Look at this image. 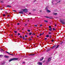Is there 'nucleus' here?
Instances as JSON below:
<instances>
[{"label": "nucleus", "instance_id": "obj_27", "mask_svg": "<svg viewBox=\"0 0 65 65\" xmlns=\"http://www.w3.org/2000/svg\"><path fill=\"white\" fill-rule=\"evenodd\" d=\"M48 34H52V33L50 32H48Z\"/></svg>", "mask_w": 65, "mask_h": 65}, {"label": "nucleus", "instance_id": "obj_20", "mask_svg": "<svg viewBox=\"0 0 65 65\" xmlns=\"http://www.w3.org/2000/svg\"><path fill=\"white\" fill-rule=\"evenodd\" d=\"M29 35H31V34H32V32H30L29 33Z\"/></svg>", "mask_w": 65, "mask_h": 65}, {"label": "nucleus", "instance_id": "obj_30", "mask_svg": "<svg viewBox=\"0 0 65 65\" xmlns=\"http://www.w3.org/2000/svg\"><path fill=\"white\" fill-rule=\"evenodd\" d=\"M49 28H50V29H51V28H51V26H49Z\"/></svg>", "mask_w": 65, "mask_h": 65}, {"label": "nucleus", "instance_id": "obj_45", "mask_svg": "<svg viewBox=\"0 0 65 65\" xmlns=\"http://www.w3.org/2000/svg\"><path fill=\"white\" fill-rule=\"evenodd\" d=\"M25 62H23V64H25Z\"/></svg>", "mask_w": 65, "mask_h": 65}, {"label": "nucleus", "instance_id": "obj_23", "mask_svg": "<svg viewBox=\"0 0 65 65\" xmlns=\"http://www.w3.org/2000/svg\"><path fill=\"white\" fill-rule=\"evenodd\" d=\"M6 52L7 53V54H10L9 52H7V51H6Z\"/></svg>", "mask_w": 65, "mask_h": 65}, {"label": "nucleus", "instance_id": "obj_4", "mask_svg": "<svg viewBox=\"0 0 65 65\" xmlns=\"http://www.w3.org/2000/svg\"><path fill=\"white\" fill-rule=\"evenodd\" d=\"M60 22H61V23L62 24H63V25L65 24V22H64V21H63L62 20H61L60 21Z\"/></svg>", "mask_w": 65, "mask_h": 65}, {"label": "nucleus", "instance_id": "obj_64", "mask_svg": "<svg viewBox=\"0 0 65 65\" xmlns=\"http://www.w3.org/2000/svg\"><path fill=\"white\" fill-rule=\"evenodd\" d=\"M29 20H28V22H29Z\"/></svg>", "mask_w": 65, "mask_h": 65}, {"label": "nucleus", "instance_id": "obj_42", "mask_svg": "<svg viewBox=\"0 0 65 65\" xmlns=\"http://www.w3.org/2000/svg\"><path fill=\"white\" fill-rule=\"evenodd\" d=\"M0 1L1 2V3H3V1Z\"/></svg>", "mask_w": 65, "mask_h": 65}, {"label": "nucleus", "instance_id": "obj_6", "mask_svg": "<svg viewBox=\"0 0 65 65\" xmlns=\"http://www.w3.org/2000/svg\"><path fill=\"white\" fill-rule=\"evenodd\" d=\"M4 57L5 58H9V56H4Z\"/></svg>", "mask_w": 65, "mask_h": 65}, {"label": "nucleus", "instance_id": "obj_33", "mask_svg": "<svg viewBox=\"0 0 65 65\" xmlns=\"http://www.w3.org/2000/svg\"><path fill=\"white\" fill-rule=\"evenodd\" d=\"M20 35V34L19 33H18V36H19V35Z\"/></svg>", "mask_w": 65, "mask_h": 65}, {"label": "nucleus", "instance_id": "obj_19", "mask_svg": "<svg viewBox=\"0 0 65 65\" xmlns=\"http://www.w3.org/2000/svg\"><path fill=\"white\" fill-rule=\"evenodd\" d=\"M44 22H46V23H48V21H47V20H45L44 21Z\"/></svg>", "mask_w": 65, "mask_h": 65}, {"label": "nucleus", "instance_id": "obj_3", "mask_svg": "<svg viewBox=\"0 0 65 65\" xmlns=\"http://www.w3.org/2000/svg\"><path fill=\"white\" fill-rule=\"evenodd\" d=\"M52 59V58L51 57L49 58L47 60V61L46 63H48L49 62H50L51 61V60Z\"/></svg>", "mask_w": 65, "mask_h": 65}, {"label": "nucleus", "instance_id": "obj_8", "mask_svg": "<svg viewBox=\"0 0 65 65\" xmlns=\"http://www.w3.org/2000/svg\"><path fill=\"white\" fill-rule=\"evenodd\" d=\"M5 64V63L4 62H1V63L0 64V65H4Z\"/></svg>", "mask_w": 65, "mask_h": 65}, {"label": "nucleus", "instance_id": "obj_17", "mask_svg": "<svg viewBox=\"0 0 65 65\" xmlns=\"http://www.w3.org/2000/svg\"><path fill=\"white\" fill-rule=\"evenodd\" d=\"M59 45H58L57 46V47L55 48L56 49V48H58L59 47Z\"/></svg>", "mask_w": 65, "mask_h": 65}, {"label": "nucleus", "instance_id": "obj_2", "mask_svg": "<svg viewBox=\"0 0 65 65\" xmlns=\"http://www.w3.org/2000/svg\"><path fill=\"white\" fill-rule=\"evenodd\" d=\"M18 60V58H13L12 59H10L9 60V62H11V61H14V60H15L16 61L17 60Z\"/></svg>", "mask_w": 65, "mask_h": 65}, {"label": "nucleus", "instance_id": "obj_40", "mask_svg": "<svg viewBox=\"0 0 65 65\" xmlns=\"http://www.w3.org/2000/svg\"><path fill=\"white\" fill-rule=\"evenodd\" d=\"M13 11H14V12H16V11L15 10H13Z\"/></svg>", "mask_w": 65, "mask_h": 65}, {"label": "nucleus", "instance_id": "obj_13", "mask_svg": "<svg viewBox=\"0 0 65 65\" xmlns=\"http://www.w3.org/2000/svg\"><path fill=\"white\" fill-rule=\"evenodd\" d=\"M46 11H48V12H51V11L49 10L48 9L47 10H46Z\"/></svg>", "mask_w": 65, "mask_h": 65}, {"label": "nucleus", "instance_id": "obj_44", "mask_svg": "<svg viewBox=\"0 0 65 65\" xmlns=\"http://www.w3.org/2000/svg\"><path fill=\"white\" fill-rule=\"evenodd\" d=\"M20 38H22V36H20Z\"/></svg>", "mask_w": 65, "mask_h": 65}, {"label": "nucleus", "instance_id": "obj_46", "mask_svg": "<svg viewBox=\"0 0 65 65\" xmlns=\"http://www.w3.org/2000/svg\"><path fill=\"white\" fill-rule=\"evenodd\" d=\"M40 27H41V26H42V25H40Z\"/></svg>", "mask_w": 65, "mask_h": 65}, {"label": "nucleus", "instance_id": "obj_38", "mask_svg": "<svg viewBox=\"0 0 65 65\" xmlns=\"http://www.w3.org/2000/svg\"><path fill=\"white\" fill-rule=\"evenodd\" d=\"M50 38H52V36L51 35L50 36Z\"/></svg>", "mask_w": 65, "mask_h": 65}, {"label": "nucleus", "instance_id": "obj_14", "mask_svg": "<svg viewBox=\"0 0 65 65\" xmlns=\"http://www.w3.org/2000/svg\"><path fill=\"white\" fill-rule=\"evenodd\" d=\"M35 55V54H32L29 55L30 56H34Z\"/></svg>", "mask_w": 65, "mask_h": 65}, {"label": "nucleus", "instance_id": "obj_58", "mask_svg": "<svg viewBox=\"0 0 65 65\" xmlns=\"http://www.w3.org/2000/svg\"><path fill=\"white\" fill-rule=\"evenodd\" d=\"M37 37H39V36H37Z\"/></svg>", "mask_w": 65, "mask_h": 65}, {"label": "nucleus", "instance_id": "obj_57", "mask_svg": "<svg viewBox=\"0 0 65 65\" xmlns=\"http://www.w3.org/2000/svg\"><path fill=\"white\" fill-rule=\"evenodd\" d=\"M27 24H26L25 25V26H27Z\"/></svg>", "mask_w": 65, "mask_h": 65}, {"label": "nucleus", "instance_id": "obj_15", "mask_svg": "<svg viewBox=\"0 0 65 65\" xmlns=\"http://www.w3.org/2000/svg\"><path fill=\"white\" fill-rule=\"evenodd\" d=\"M43 57L42 59H40V61H42V60H43Z\"/></svg>", "mask_w": 65, "mask_h": 65}, {"label": "nucleus", "instance_id": "obj_61", "mask_svg": "<svg viewBox=\"0 0 65 65\" xmlns=\"http://www.w3.org/2000/svg\"><path fill=\"white\" fill-rule=\"evenodd\" d=\"M31 37V38H33V37Z\"/></svg>", "mask_w": 65, "mask_h": 65}, {"label": "nucleus", "instance_id": "obj_41", "mask_svg": "<svg viewBox=\"0 0 65 65\" xmlns=\"http://www.w3.org/2000/svg\"><path fill=\"white\" fill-rule=\"evenodd\" d=\"M27 36L26 35H25V37H27Z\"/></svg>", "mask_w": 65, "mask_h": 65}, {"label": "nucleus", "instance_id": "obj_54", "mask_svg": "<svg viewBox=\"0 0 65 65\" xmlns=\"http://www.w3.org/2000/svg\"><path fill=\"white\" fill-rule=\"evenodd\" d=\"M8 17H10V15H8Z\"/></svg>", "mask_w": 65, "mask_h": 65}, {"label": "nucleus", "instance_id": "obj_53", "mask_svg": "<svg viewBox=\"0 0 65 65\" xmlns=\"http://www.w3.org/2000/svg\"><path fill=\"white\" fill-rule=\"evenodd\" d=\"M63 43V42H62L61 43V44L62 43Z\"/></svg>", "mask_w": 65, "mask_h": 65}, {"label": "nucleus", "instance_id": "obj_35", "mask_svg": "<svg viewBox=\"0 0 65 65\" xmlns=\"http://www.w3.org/2000/svg\"><path fill=\"white\" fill-rule=\"evenodd\" d=\"M51 49H48L47 51V52H48V51H50Z\"/></svg>", "mask_w": 65, "mask_h": 65}, {"label": "nucleus", "instance_id": "obj_28", "mask_svg": "<svg viewBox=\"0 0 65 65\" xmlns=\"http://www.w3.org/2000/svg\"><path fill=\"white\" fill-rule=\"evenodd\" d=\"M27 31L29 32H30V30H27Z\"/></svg>", "mask_w": 65, "mask_h": 65}, {"label": "nucleus", "instance_id": "obj_63", "mask_svg": "<svg viewBox=\"0 0 65 65\" xmlns=\"http://www.w3.org/2000/svg\"><path fill=\"white\" fill-rule=\"evenodd\" d=\"M15 35H18V34H15Z\"/></svg>", "mask_w": 65, "mask_h": 65}, {"label": "nucleus", "instance_id": "obj_11", "mask_svg": "<svg viewBox=\"0 0 65 65\" xmlns=\"http://www.w3.org/2000/svg\"><path fill=\"white\" fill-rule=\"evenodd\" d=\"M25 38V37H23V40H24L25 39V40H27V39H26V38Z\"/></svg>", "mask_w": 65, "mask_h": 65}, {"label": "nucleus", "instance_id": "obj_26", "mask_svg": "<svg viewBox=\"0 0 65 65\" xmlns=\"http://www.w3.org/2000/svg\"><path fill=\"white\" fill-rule=\"evenodd\" d=\"M14 32H15V34H17V31H14Z\"/></svg>", "mask_w": 65, "mask_h": 65}, {"label": "nucleus", "instance_id": "obj_9", "mask_svg": "<svg viewBox=\"0 0 65 65\" xmlns=\"http://www.w3.org/2000/svg\"><path fill=\"white\" fill-rule=\"evenodd\" d=\"M53 14L54 15H57V13H53Z\"/></svg>", "mask_w": 65, "mask_h": 65}, {"label": "nucleus", "instance_id": "obj_37", "mask_svg": "<svg viewBox=\"0 0 65 65\" xmlns=\"http://www.w3.org/2000/svg\"><path fill=\"white\" fill-rule=\"evenodd\" d=\"M53 30H55V31H56V29H55V28H53Z\"/></svg>", "mask_w": 65, "mask_h": 65}, {"label": "nucleus", "instance_id": "obj_32", "mask_svg": "<svg viewBox=\"0 0 65 65\" xmlns=\"http://www.w3.org/2000/svg\"><path fill=\"white\" fill-rule=\"evenodd\" d=\"M51 41H52V42H54V40H51Z\"/></svg>", "mask_w": 65, "mask_h": 65}, {"label": "nucleus", "instance_id": "obj_31", "mask_svg": "<svg viewBox=\"0 0 65 65\" xmlns=\"http://www.w3.org/2000/svg\"><path fill=\"white\" fill-rule=\"evenodd\" d=\"M5 12L6 14H7V13H7V12L6 11V12Z\"/></svg>", "mask_w": 65, "mask_h": 65}, {"label": "nucleus", "instance_id": "obj_12", "mask_svg": "<svg viewBox=\"0 0 65 65\" xmlns=\"http://www.w3.org/2000/svg\"><path fill=\"white\" fill-rule=\"evenodd\" d=\"M7 7H11V6L9 5H8L7 6Z\"/></svg>", "mask_w": 65, "mask_h": 65}, {"label": "nucleus", "instance_id": "obj_7", "mask_svg": "<svg viewBox=\"0 0 65 65\" xmlns=\"http://www.w3.org/2000/svg\"><path fill=\"white\" fill-rule=\"evenodd\" d=\"M61 0H55V1L56 2H58V1H59L58 2H57V3H59V2H60V1H61Z\"/></svg>", "mask_w": 65, "mask_h": 65}, {"label": "nucleus", "instance_id": "obj_22", "mask_svg": "<svg viewBox=\"0 0 65 65\" xmlns=\"http://www.w3.org/2000/svg\"><path fill=\"white\" fill-rule=\"evenodd\" d=\"M45 18H47V19H48V18H50V17H47V16L45 17Z\"/></svg>", "mask_w": 65, "mask_h": 65}, {"label": "nucleus", "instance_id": "obj_51", "mask_svg": "<svg viewBox=\"0 0 65 65\" xmlns=\"http://www.w3.org/2000/svg\"><path fill=\"white\" fill-rule=\"evenodd\" d=\"M45 40H46V39H47V38H45Z\"/></svg>", "mask_w": 65, "mask_h": 65}, {"label": "nucleus", "instance_id": "obj_52", "mask_svg": "<svg viewBox=\"0 0 65 65\" xmlns=\"http://www.w3.org/2000/svg\"><path fill=\"white\" fill-rule=\"evenodd\" d=\"M40 12H42V10H40Z\"/></svg>", "mask_w": 65, "mask_h": 65}, {"label": "nucleus", "instance_id": "obj_34", "mask_svg": "<svg viewBox=\"0 0 65 65\" xmlns=\"http://www.w3.org/2000/svg\"><path fill=\"white\" fill-rule=\"evenodd\" d=\"M29 40H32V39H31V38H29Z\"/></svg>", "mask_w": 65, "mask_h": 65}, {"label": "nucleus", "instance_id": "obj_21", "mask_svg": "<svg viewBox=\"0 0 65 65\" xmlns=\"http://www.w3.org/2000/svg\"><path fill=\"white\" fill-rule=\"evenodd\" d=\"M52 5H54V3H53V1H52Z\"/></svg>", "mask_w": 65, "mask_h": 65}, {"label": "nucleus", "instance_id": "obj_18", "mask_svg": "<svg viewBox=\"0 0 65 65\" xmlns=\"http://www.w3.org/2000/svg\"><path fill=\"white\" fill-rule=\"evenodd\" d=\"M52 30H53V28H51L50 29H49V30L51 31H52Z\"/></svg>", "mask_w": 65, "mask_h": 65}, {"label": "nucleus", "instance_id": "obj_50", "mask_svg": "<svg viewBox=\"0 0 65 65\" xmlns=\"http://www.w3.org/2000/svg\"><path fill=\"white\" fill-rule=\"evenodd\" d=\"M2 9H3V8H1V10H2Z\"/></svg>", "mask_w": 65, "mask_h": 65}, {"label": "nucleus", "instance_id": "obj_47", "mask_svg": "<svg viewBox=\"0 0 65 65\" xmlns=\"http://www.w3.org/2000/svg\"><path fill=\"white\" fill-rule=\"evenodd\" d=\"M2 55H0V57H2Z\"/></svg>", "mask_w": 65, "mask_h": 65}, {"label": "nucleus", "instance_id": "obj_36", "mask_svg": "<svg viewBox=\"0 0 65 65\" xmlns=\"http://www.w3.org/2000/svg\"><path fill=\"white\" fill-rule=\"evenodd\" d=\"M20 23H17V25H20Z\"/></svg>", "mask_w": 65, "mask_h": 65}, {"label": "nucleus", "instance_id": "obj_59", "mask_svg": "<svg viewBox=\"0 0 65 65\" xmlns=\"http://www.w3.org/2000/svg\"><path fill=\"white\" fill-rule=\"evenodd\" d=\"M55 5H57V3H55Z\"/></svg>", "mask_w": 65, "mask_h": 65}, {"label": "nucleus", "instance_id": "obj_5", "mask_svg": "<svg viewBox=\"0 0 65 65\" xmlns=\"http://www.w3.org/2000/svg\"><path fill=\"white\" fill-rule=\"evenodd\" d=\"M38 64V65H42V63L41 62H38L37 63Z\"/></svg>", "mask_w": 65, "mask_h": 65}, {"label": "nucleus", "instance_id": "obj_48", "mask_svg": "<svg viewBox=\"0 0 65 65\" xmlns=\"http://www.w3.org/2000/svg\"><path fill=\"white\" fill-rule=\"evenodd\" d=\"M36 0H35V1H34V2H35L36 1Z\"/></svg>", "mask_w": 65, "mask_h": 65}, {"label": "nucleus", "instance_id": "obj_16", "mask_svg": "<svg viewBox=\"0 0 65 65\" xmlns=\"http://www.w3.org/2000/svg\"><path fill=\"white\" fill-rule=\"evenodd\" d=\"M48 6H47L46 7V10H48V9H47V8H48Z\"/></svg>", "mask_w": 65, "mask_h": 65}, {"label": "nucleus", "instance_id": "obj_25", "mask_svg": "<svg viewBox=\"0 0 65 65\" xmlns=\"http://www.w3.org/2000/svg\"><path fill=\"white\" fill-rule=\"evenodd\" d=\"M49 37V36L48 35H46V37Z\"/></svg>", "mask_w": 65, "mask_h": 65}, {"label": "nucleus", "instance_id": "obj_39", "mask_svg": "<svg viewBox=\"0 0 65 65\" xmlns=\"http://www.w3.org/2000/svg\"><path fill=\"white\" fill-rule=\"evenodd\" d=\"M35 27H37V25H35Z\"/></svg>", "mask_w": 65, "mask_h": 65}, {"label": "nucleus", "instance_id": "obj_43", "mask_svg": "<svg viewBox=\"0 0 65 65\" xmlns=\"http://www.w3.org/2000/svg\"><path fill=\"white\" fill-rule=\"evenodd\" d=\"M9 55H12V56H13V54H9Z\"/></svg>", "mask_w": 65, "mask_h": 65}, {"label": "nucleus", "instance_id": "obj_1", "mask_svg": "<svg viewBox=\"0 0 65 65\" xmlns=\"http://www.w3.org/2000/svg\"><path fill=\"white\" fill-rule=\"evenodd\" d=\"M27 11H28V10L27 9H22L21 10V11L19 12V13L21 14H23V12H27Z\"/></svg>", "mask_w": 65, "mask_h": 65}, {"label": "nucleus", "instance_id": "obj_62", "mask_svg": "<svg viewBox=\"0 0 65 65\" xmlns=\"http://www.w3.org/2000/svg\"><path fill=\"white\" fill-rule=\"evenodd\" d=\"M29 14H31V13H29Z\"/></svg>", "mask_w": 65, "mask_h": 65}, {"label": "nucleus", "instance_id": "obj_55", "mask_svg": "<svg viewBox=\"0 0 65 65\" xmlns=\"http://www.w3.org/2000/svg\"><path fill=\"white\" fill-rule=\"evenodd\" d=\"M2 50V51H4L3 50V49H1Z\"/></svg>", "mask_w": 65, "mask_h": 65}, {"label": "nucleus", "instance_id": "obj_24", "mask_svg": "<svg viewBox=\"0 0 65 65\" xmlns=\"http://www.w3.org/2000/svg\"><path fill=\"white\" fill-rule=\"evenodd\" d=\"M44 34V33H43L42 34H41L40 35V36H41V35H43Z\"/></svg>", "mask_w": 65, "mask_h": 65}, {"label": "nucleus", "instance_id": "obj_49", "mask_svg": "<svg viewBox=\"0 0 65 65\" xmlns=\"http://www.w3.org/2000/svg\"><path fill=\"white\" fill-rule=\"evenodd\" d=\"M57 26V25L56 24H55V27H56Z\"/></svg>", "mask_w": 65, "mask_h": 65}, {"label": "nucleus", "instance_id": "obj_56", "mask_svg": "<svg viewBox=\"0 0 65 65\" xmlns=\"http://www.w3.org/2000/svg\"><path fill=\"white\" fill-rule=\"evenodd\" d=\"M32 35H35V34H32Z\"/></svg>", "mask_w": 65, "mask_h": 65}, {"label": "nucleus", "instance_id": "obj_10", "mask_svg": "<svg viewBox=\"0 0 65 65\" xmlns=\"http://www.w3.org/2000/svg\"><path fill=\"white\" fill-rule=\"evenodd\" d=\"M56 46V45H54L52 47V49H53V48H54V47H55Z\"/></svg>", "mask_w": 65, "mask_h": 65}, {"label": "nucleus", "instance_id": "obj_60", "mask_svg": "<svg viewBox=\"0 0 65 65\" xmlns=\"http://www.w3.org/2000/svg\"><path fill=\"white\" fill-rule=\"evenodd\" d=\"M22 30H24V28L22 29Z\"/></svg>", "mask_w": 65, "mask_h": 65}, {"label": "nucleus", "instance_id": "obj_29", "mask_svg": "<svg viewBox=\"0 0 65 65\" xmlns=\"http://www.w3.org/2000/svg\"><path fill=\"white\" fill-rule=\"evenodd\" d=\"M3 16H4V17H5V14H3Z\"/></svg>", "mask_w": 65, "mask_h": 65}]
</instances>
